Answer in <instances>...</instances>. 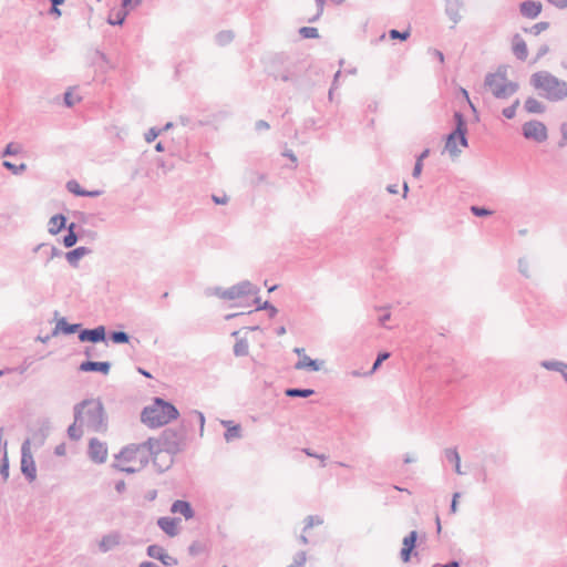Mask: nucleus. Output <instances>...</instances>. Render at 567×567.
Instances as JSON below:
<instances>
[{
    "label": "nucleus",
    "instance_id": "680f3d73",
    "mask_svg": "<svg viewBox=\"0 0 567 567\" xmlns=\"http://www.w3.org/2000/svg\"><path fill=\"white\" fill-rule=\"evenodd\" d=\"M461 494L458 492L453 494L452 502H451V513L455 514L457 512V499L460 498Z\"/></svg>",
    "mask_w": 567,
    "mask_h": 567
},
{
    "label": "nucleus",
    "instance_id": "13d9d810",
    "mask_svg": "<svg viewBox=\"0 0 567 567\" xmlns=\"http://www.w3.org/2000/svg\"><path fill=\"white\" fill-rule=\"evenodd\" d=\"M303 452L310 457L319 458L321 462H324L327 458V456L324 454H317V453L312 452L310 449H305ZM322 466H324V463H322Z\"/></svg>",
    "mask_w": 567,
    "mask_h": 567
},
{
    "label": "nucleus",
    "instance_id": "f257e3e1",
    "mask_svg": "<svg viewBox=\"0 0 567 567\" xmlns=\"http://www.w3.org/2000/svg\"><path fill=\"white\" fill-rule=\"evenodd\" d=\"M155 439H148L140 445H130L118 453L116 456L117 464L115 466L125 473L132 474L143 468L151 455H155Z\"/></svg>",
    "mask_w": 567,
    "mask_h": 567
},
{
    "label": "nucleus",
    "instance_id": "423d86ee",
    "mask_svg": "<svg viewBox=\"0 0 567 567\" xmlns=\"http://www.w3.org/2000/svg\"><path fill=\"white\" fill-rule=\"evenodd\" d=\"M454 120L456 127L447 135L445 142V151H447L452 157H456L461 153V150L457 148V143H460L463 147L467 146V127L463 114L461 112H455Z\"/></svg>",
    "mask_w": 567,
    "mask_h": 567
},
{
    "label": "nucleus",
    "instance_id": "cd10ccee",
    "mask_svg": "<svg viewBox=\"0 0 567 567\" xmlns=\"http://www.w3.org/2000/svg\"><path fill=\"white\" fill-rule=\"evenodd\" d=\"M524 107L527 113L532 114H542L546 110V106L540 101L532 96L526 99Z\"/></svg>",
    "mask_w": 567,
    "mask_h": 567
},
{
    "label": "nucleus",
    "instance_id": "5701e85b",
    "mask_svg": "<svg viewBox=\"0 0 567 567\" xmlns=\"http://www.w3.org/2000/svg\"><path fill=\"white\" fill-rule=\"evenodd\" d=\"M323 365V361L313 360L307 354H303L295 364L297 370L319 371Z\"/></svg>",
    "mask_w": 567,
    "mask_h": 567
},
{
    "label": "nucleus",
    "instance_id": "4be33fe9",
    "mask_svg": "<svg viewBox=\"0 0 567 567\" xmlns=\"http://www.w3.org/2000/svg\"><path fill=\"white\" fill-rule=\"evenodd\" d=\"M81 324L80 323H68L65 318H61L58 320L55 328L52 330V336L55 337L60 332L64 334H71L74 332H80Z\"/></svg>",
    "mask_w": 567,
    "mask_h": 567
},
{
    "label": "nucleus",
    "instance_id": "c03bdc74",
    "mask_svg": "<svg viewBox=\"0 0 567 567\" xmlns=\"http://www.w3.org/2000/svg\"><path fill=\"white\" fill-rule=\"evenodd\" d=\"M322 523H323V519L321 517L309 515L305 519L303 532H307L308 529L312 528L315 525H321Z\"/></svg>",
    "mask_w": 567,
    "mask_h": 567
},
{
    "label": "nucleus",
    "instance_id": "a19ab883",
    "mask_svg": "<svg viewBox=\"0 0 567 567\" xmlns=\"http://www.w3.org/2000/svg\"><path fill=\"white\" fill-rule=\"evenodd\" d=\"M66 189L76 196H83L85 194V189H83L80 184L73 179L66 183Z\"/></svg>",
    "mask_w": 567,
    "mask_h": 567
},
{
    "label": "nucleus",
    "instance_id": "c756f323",
    "mask_svg": "<svg viewBox=\"0 0 567 567\" xmlns=\"http://www.w3.org/2000/svg\"><path fill=\"white\" fill-rule=\"evenodd\" d=\"M40 249H45V252H47V261H45V265L53 258L55 257H60L62 255V250H60L59 248H56L55 246H49L47 244H39L38 246L34 247V251H39Z\"/></svg>",
    "mask_w": 567,
    "mask_h": 567
},
{
    "label": "nucleus",
    "instance_id": "7c9ffc66",
    "mask_svg": "<svg viewBox=\"0 0 567 567\" xmlns=\"http://www.w3.org/2000/svg\"><path fill=\"white\" fill-rule=\"evenodd\" d=\"M76 225L74 223H71L66 229L68 234L63 237V245L66 248L73 247L78 241V235L75 234Z\"/></svg>",
    "mask_w": 567,
    "mask_h": 567
},
{
    "label": "nucleus",
    "instance_id": "412c9836",
    "mask_svg": "<svg viewBox=\"0 0 567 567\" xmlns=\"http://www.w3.org/2000/svg\"><path fill=\"white\" fill-rule=\"evenodd\" d=\"M514 55L520 60L525 61L528 55L527 44L524 39L519 34H515L513 37V47H512Z\"/></svg>",
    "mask_w": 567,
    "mask_h": 567
},
{
    "label": "nucleus",
    "instance_id": "0eeeda50",
    "mask_svg": "<svg viewBox=\"0 0 567 567\" xmlns=\"http://www.w3.org/2000/svg\"><path fill=\"white\" fill-rule=\"evenodd\" d=\"M155 455L162 451H166L171 454H176L182 450L184 443V436L182 433L167 429L163 431L161 437L155 440Z\"/></svg>",
    "mask_w": 567,
    "mask_h": 567
},
{
    "label": "nucleus",
    "instance_id": "4468645a",
    "mask_svg": "<svg viewBox=\"0 0 567 567\" xmlns=\"http://www.w3.org/2000/svg\"><path fill=\"white\" fill-rule=\"evenodd\" d=\"M543 10L539 1L527 0L519 4L520 14L527 19H536Z\"/></svg>",
    "mask_w": 567,
    "mask_h": 567
},
{
    "label": "nucleus",
    "instance_id": "603ef678",
    "mask_svg": "<svg viewBox=\"0 0 567 567\" xmlns=\"http://www.w3.org/2000/svg\"><path fill=\"white\" fill-rule=\"evenodd\" d=\"M257 310H267L269 312V317L274 318L278 310L276 307H274L270 302L265 301L262 305L257 307Z\"/></svg>",
    "mask_w": 567,
    "mask_h": 567
},
{
    "label": "nucleus",
    "instance_id": "c9c22d12",
    "mask_svg": "<svg viewBox=\"0 0 567 567\" xmlns=\"http://www.w3.org/2000/svg\"><path fill=\"white\" fill-rule=\"evenodd\" d=\"M234 39V33L231 31H220L216 34L215 40L218 45H227Z\"/></svg>",
    "mask_w": 567,
    "mask_h": 567
},
{
    "label": "nucleus",
    "instance_id": "864d4df0",
    "mask_svg": "<svg viewBox=\"0 0 567 567\" xmlns=\"http://www.w3.org/2000/svg\"><path fill=\"white\" fill-rule=\"evenodd\" d=\"M162 130H157L156 127H152L150 128L146 133H145V141L147 143H151L153 141L156 140V137L161 134Z\"/></svg>",
    "mask_w": 567,
    "mask_h": 567
},
{
    "label": "nucleus",
    "instance_id": "37998d69",
    "mask_svg": "<svg viewBox=\"0 0 567 567\" xmlns=\"http://www.w3.org/2000/svg\"><path fill=\"white\" fill-rule=\"evenodd\" d=\"M78 423H79V422H75V421H74V423H73V424H71V425L69 426V429H68V435H69V437H70V439H72V440H80V439H81V436H82V434H83V432H82V430H81V426H82V425L78 426Z\"/></svg>",
    "mask_w": 567,
    "mask_h": 567
},
{
    "label": "nucleus",
    "instance_id": "ea45409f",
    "mask_svg": "<svg viewBox=\"0 0 567 567\" xmlns=\"http://www.w3.org/2000/svg\"><path fill=\"white\" fill-rule=\"evenodd\" d=\"M549 28V23L548 22H545V21H542V22H538L536 24H534L533 27L528 28V29H524L525 32H529L534 35H538L540 34L543 31L547 30Z\"/></svg>",
    "mask_w": 567,
    "mask_h": 567
},
{
    "label": "nucleus",
    "instance_id": "2f4dec72",
    "mask_svg": "<svg viewBox=\"0 0 567 567\" xmlns=\"http://www.w3.org/2000/svg\"><path fill=\"white\" fill-rule=\"evenodd\" d=\"M128 14L127 10L120 9L115 13H111L107 23L111 25H122Z\"/></svg>",
    "mask_w": 567,
    "mask_h": 567
},
{
    "label": "nucleus",
    "instance_id": "9d476101",
    "mask_svg": "<svg viewBox=\"0 0 567 567\" xmlns=\"http://www.w3.org/2000/svg\"><path fill=\"white\" fill-rule=\"evenodd\" d=\"M21 472L29 482L37 478V467L28 441L21 447Z\"/></svg>",
    "mask_w": 567,
    "mask_h": 567
},
{
    "label": "nucleus",
    "instance_id": "dca6fc26",
    "mask_svg": "<svg viewBox=\"0 0 567 567\" xmlns=\"http://www.w3.org/2000/svg\"><path fill=\"white\" fill-rule=\"evenodd\" d=\"M417 539V533L415 530H412L408 536L403 538V547L401 549V559L404 563H408L411 558V553L415 548Z\"/></svg>",
    "mask_w": 567,
    "mask_h": 567
},
{
    "label": "nucleus",
    "instance_id": "de8ad7c7",
    "mask_svg": "<svg viewBox=\"0 0 567 567\" xmlns=\"http://www.w3.org/2000/svg\"><path fill=\"white\" fill-rule=\"evenodd\" d=\"M0 475L2 476L3 481H7L9 477V461L6 452L0 463Z\"/></svg>",
    "mask_w": 567,
    "mask_h": 567
},
{
    "label": "nucleus",
    "instance_id": "f3484780",
    "mask_svg": "<svg viewBox=\"0 0 567 567\" xmlns=\"http://www.w3.org/2000/svg\"><path fill=\"white\" fill-rule=\"evenodd\" d=\"M79 369L83 372H101L107 374L111 369V363L107 361L96 362L87 360L82 362Z\"/></svg>",
    "mask_w": 567,
    "mask_h": 567
},
{
    "label": "nucleus",
    "instance_id": "3c124183",
    "mask_svg": "<svg viewBox=\"0 0 567 567\" xmlns=\"http://www.w3.org/2000/svg\"><path fill=\"white\" fill-rule=\"evenodd\" d=\"M471 212L477 217H485L492 215V212L485 207L472 206Z\"/></svg>",
    "mask_w": 567,
    "mask_h": 567
},
{
    "label": "nucleus",
    "instance_id": "09e8293b",
    "mask_svg": "<svg viewBox=\"0 0 567 567\" xmlns=\"http://www.w3.org/2000/svg\"><path fill=\"white\" fill-rule=\"evenodd\" d=\"M307 560L306 551H299L293 557V563L290 564L288 567H303Z\"/></svg>",
    "mask_w": 567,
    "mask_h": 567
},
{
    "label": "nucleus",
    "instance_id": "338daca9",
    "mask_svg": "<svg viewBox=\"0 0 567 567\" xmlns=\"http://www.w3.org/2000/svg\"><path fill=\"white\" fill-rule=\"evenodd\" d=\"M255 127L257 131H261V130H268L270 127V125L268 124V122H266L264 120H259L256 122Z\"/></svg>",
    "mask_w": 567,
    "mask_h": 567
},
{
    "label": "nucleus",
    "instance_id": "a211bd4d",
    "mask_svg": "<svg viewBox=\"0 0 567 567\" xmlns=\"http://www.w3.org/2000/svg\"><path fill=\"white\" fill-rule=\"evenodd\" d=\"M540 367L548 370L560 373L564 381L567 383V363L560 360H543Z\"/></svg>",
    "mask_w": 567,
    "mask_h": 567
},
{
    "label": "nucleus",
    "instance_id": "ddd939ff",
    "mask_svg": "<svg viewBox=\"0 0 567 567\" xmlns=\"http://www.w3.org/2000/svg\"><path fill=\"white\" fill-rule=\"evenodd\" d=\"M146 551L151 558L161 560L162 564L167 567L177 565V559L168 555L167 551L159 545H150Z\"/></svg>",
    "mask_w": 567,
    "mask_h": 567
},
{
    "label": "nucleus",
    "instance_id": "6ab92c4d",
    "mask_svg": "<svg viewBox=\"0 0 567 567\" xmlns=\"http://www.w3.org/2000/svg\"><path fill=\"white\" fill-rule=\"evenodd\" d=\"M121 542V535L118 533H110L102 537L99 543V548L102 553H107L114 549Z\"/></svg>",
    "mask_w": 567,
    "mask_h": 567
},
{
    "label": "nucleus",
    "instance_id": "58836bf2",
    "mask_svg": "<svg viewBox=\"0 0 567 567\" xmlns=\"http://www.w3.org/2000/svg\"><path fill=\"white\" fill-rule=\"evenodd\" d=\"M111 340L114 343H127L130 341V336L125 331H113L110 336Z\"/></svg>",
    "mask_w": 567,
    "mask_h": 567
},
{
    "label": "nucleus",
    "instance_id": "6e6d98bb",
    "mask_svg": "<svg viewBox=\"0 0 567 567\" xmlns=\"http://www.w3.org/2000/svg\"><path fill=\"white\" fill-rule=\"evenodd\" d=\"M78 101H80V97H74L71 91H66L64 93V103L66 106L71 107L73 106Z\"/></svg>",
    "mask_w": 567,
    "mask_h": 567
},
{
    "label": "nucleus",
    "instance_id": "b1692460",
    "mask_svg": "<svg viewBox=\"0 0 567 567\" xmlns=\"http://www.w3.org/2000/svg\"><path fill=\"white\" fill-rule=\"evenodd\" d=\"M89 254H91V249L87 247L81 246L71 251H68L65 254V259L72 267L76 268L79 260Z\"/></svg>",
    "mask_w": 567,
    "mask_h": 567
},
{
    "label": "nucleus",
    "instance_id": "a878e982",
    "mask_svg": "<svg viewBox=\"0 0 567 567\" xmlns=\"http://www.w3.org/2000/svg\"><path fill=\"white\" fill-rule=\"evenodd\" d=\"M92 64L100 70L101 72H106L109 69L112 68L111 62L106 54H104L102 51L96 50L94 52V55L92 58Z\"/></svg>",
    "mask_w": 567,
    "mask_h": 567
},
{
    "label": "nucleus",
    "instance_id": "bf43d9fd",
    "mask_svg": "<svg viewBox=\"0 0 567 567\" xmlns=\"http://www.w3.org/2000/svg\"><path fill=\"white\" fill-rule=\"evenodd\" d=\"M225 291V289L220 288V287H216V288H209L206 290V295L207 296H212V295H215L219 298L223 299V292Z\"/></svg>",
    "mask_w": 567,
    "mask_h": 567
},
{
    "label": "nucleus",
    "instance_id": "e433bc0d",
    "mask_svg": "<svg viewBox=\"0 0 567 567\" xmlns=\"http://www.w3.org/2000/svg\"><path fill=\"white\" fill-rule=\"evenodd\" d=\"M390 357V353L389 352H381L378 354L371 370H369L368 372H364V375L367 377H370L379 368L380 365L382 364L383 361H385L388 358Z\"/></svg>",
    "mask_w": 567,
    "mask_h": 567
},
{
    "label": "nucleus",
    "instance_id": "9b49d317",
    "mask_svg": "<svg viewBox=\"0 0 567 567\" xmlns=\"http://www.w3.org/2000/svg\"><path fill=\"white\" fill-rule=\"evenodd\" d=\"M87 454L91 461L97 464H102L107 458V446L105 443L93 437L89 442Z\"/></svg>",
    "mask_w": 567,
    "mask_h": 567
},
{
    "label": "nucleus",
    "instance_id": "e2e57ef3",
    "mask_svg": "<svg viewBox=\"0 0 567 567\" xmlns=\"http://www.w3.org/2000/svg\"><path fill=\"white\" fill-rule=\"evenodd\" d=\"M17 153H18V148L12 143L8 144L3 151L4 156L16 155Z\"/></svg>",
    "mask_w": 567,
    "mask_h": 567
},
{
    "label": "nucleus",
    "instance_id": "4d7b16f0",
    "mask_svg": "<svg viewBox=\"0 0 567 567\" xmlns=\"http://www.w3.org/2000/svg\"><path fill=\"white\" fill-rule=\"evenodd\" d=\"M315 1H316V6H317V14L313 18L309 19V22H315L317 19H319V17L323 12L326 0H315Z\"/></svg>",
    "mask_w": 567,
    "mask_h": 567
},
{
    "label": "nucleus",
    "instance_id": "4c0bfd02",
    "mask_svg": "<svg viewBox=\"0 0 567 567\" xmlns=\"http://www.w3.org/2000/svg\"><path fill=\"white\" fill-rule=\"evenodd\" d=\"M299 34L305 39H316L319 38V32L317 28L313 27H302L299 29Z\"/></svg>",
    "mask_w": 567,
    "mask_h": 567
},
{
    "label": "nucleus",
    "instance_id": "5fc2aeb1",
    "mask_svg": "<svg viewBox=\"0 0 567 567\" xmlns=\"http://www.w3.org/2000/svg\"><path fill=\"white\" fill-rule=\"evenodd\" d=\"M560 133H561V138L558 142V146L560 148H563L567 145V123H563L560 125Z\"/></svg>",
    "mask_w": 567,
    "mask_h": 567
},
{
    "label": "nucleus",
    "instance_id": "1a4fd4ad",
    "mask_svg": "<svg viewBox=\"0 0 567 567\" xmlns=\"http://www.w3.org/2000/svg\"><path fill=\"white\" fill-rule=\"evenodd\" d=\"M522 131L525 138L538 143L545 142L548 137L547 127L540 121L532 120L524 123Z\"/></svg>",
    "mask_w": 567,
    "mask_h": 567
},
{
    "label": "nucleus",
    "instance_id": "473e14b6",
    "mask_svg": "<svg viewBox=\"0 0 567 567\" xmlns=\"http://www.w3.org/2000/svg\"><path fill=\"white\" fill-rule=\"evenodd\" d=\"M249 352V344L246 338L237 339L234 346V354L236 357H245Z\"/></svg>",
    "mask_w": 567,
    "mask_h": 567
},
{
    "label": "nucleus",
    "instance_id": "c85d7f7f",
    "mask_svg": "<svg viewBox=\"0 0 567 567\" xmlns=\"http://www.w3.org/2000/svg\"><path fill=\"white\" fill-rule=\"evenodd\" d=\"M445 458L454 464V470L458 475H462L463 472L461 470V457L455 447L446 449L444 451Z\"/></svg>",
    "mask_w": 567,
    "mask_h": 567
},
{
    "label": "nucleus",
    "instance_id": "393cba45",
    "mask_svg": "<svg viewBox=\"0 0 567 567\" xmlns=\"http://www.w3.org/2000/svg\"><path fill=\"white\" fill-rule=\"evenodd\" d=\"M461 8L462 2L460 0H446L445 12L454 24L461 20Z\"/></svg>",
    "mask_w": 567,
    "mask_h": 567
},
{
    "label": "nucleus",
    "instance_id": "f03ea898",
    "mask_svg": "<svg viewBox=\"0 0 567 567\" xmlns=\"http://www.w3.org/2000/svg\"><path fill=\"white\" fill-rule=\"evenodd\" d=\"M529 84L539 96L549 102H560L567 99V82L548 71H537L529 78Z\"/></svg>",
    "mask_w": 567,
    "mask_h": 567
},
{
    "label": "nucleus",
    "instance_id": "20e7f679",
    "mask_svg": "<svg viewBox=\"0 0 567 567\" xmlns=\"http://www.w3.org/2000/svg\"><path fill=\"white\" fill-rule=\"evenodd\" d=\"M178 415V410L172 403L155 398L152 405L143 409L141 420L148 427L155 429L176 420Z\"/></svg>",
    "mask_w": 567,
    "mask_h": 567
},
{
    "label": "nucleus",
    "instance_id": "a18cd8bd",
    "mask_svg": "<svg viewBox=\"0 0 567 567\" xmlns=\"http://www.w3.org/2000/svg\"><path fill=\"white\" fill-rule=\"evenodd\" d=\"M529 268V261L525 257L518 259V271L526 278L530 277Z\"/></svg>",
    "mask_w": 567,
    "mask_h": 567
},
{
    "label": "nucleus",
    "instance_id": "0e129e2a",
    "mask_svg": "<svg viewBox=\"0 0 567 567\" xmlns=\"http://www.w3.org/2000/svg\"><path fill=\"white\" fill-rule=\"evenodd\" d=\"M547 1L558 9L567 8V0H547Z\"/></svg>",
    "mask_w": 567,
    "mask_h": 567
},
{
    "label": "nucleus",
    "instance_id": "8fccbe9b",
    "mask_svg": "<svg viewBox=\"0 0 567 567\" xmlns=\"http://www.w3.org/2000/svg\"><path fill=\"white\" fill-rule=\"evenodd\" d=\"M389 37L392 39V40H406L409 37H410V32L409 31H399V30H395V29H392L389 31Z\"/></svg>",
    "mask_w": 567,
    "mask_h": 567
},
{
    "label": "nucleus",
    "instance_id": "6e6552de",
    "mask_svg": "<svg viewBox=\"0 0 567 567\" xmlns=\"http://www.w3.org/2000/svg\"><path fill=\"white\" fill-rule=\"evenodd\" d=\"M259 292V288L251 284L249 280H243L227 289L223 292V299L225 300H235L249 295H257Z\"/></svg>",
    "mask_w": 567,
    "mask_h": 567
},
{
    "label": "nucleus",
    "instance_id": "69168bd1",
    "mask_svg": "<svg viewBox=\"0 0 567 567\" xmlns=\"http://www.w3.org/2000/svg\"><path fill=\"white\" fill-rule=\"evenodd\" d=\"M423 164L420 163V161L415 162V165L413 167L412 176L417 178L422 173Z\"/></svg>",
    "mask_w": 567,
    "mask_h": 567
},
{
    "label": "nucleus",
    "instance_id": "774afa93",
    "mask_svg": "<svg viewBox=\"0 0 567 567\" xmlns=\"http://www.w3.org/2000/svg\"><path fill=\"white\" fill-rule=\"evenodd\" d=\"M213 200L217 205H224V204H226L228 202V197L227 196L219 197V196L213 195Z\"/></svg>",
    "mask_w": 567,
    "mask_h": 567
},
{
    "label": "nucleus",
    "instance_id": "7ed1b4c3",
    "mask_svg": "<svg viewBox=\"0 0 567 567\" xmlns=\"http://www.w3.org/2000/svg\"><path fill=\"white\" fill-rule=\"evenodd\" d=\"M75 422L94 432L106 430V416L100 399H87L74 405Z\"/></svg>",
    "mask_w": 567,
    "mask_h": 567
},
{
    "label": "nucleus",
    "instance_id": "72a5a7b5",
    "mask_svg": "<svg viewBox=\"0 0 567 567\" xmlns=\"http://www.w3.org/2000/svg\"><path fill=\"white\" fill-rule=\"evenodd\" d=\"M315 391L312 389L290 388L286 390V395L290 398H308Z\"/></svg>",
    "mask_w": 567,
    "mask_h": 567
},
{
    "label": "nucleus",
    "instance_id": "39448f33",
    "mask_svg": "<svg viewBox=\"0 0 567 567\" xmlns=\"http://www.w3.org/2000/svg\"><path fill=\"white\" fill-rule=\"evenodd\" d=\"M484 87L497 100H506L515 94L519 85L507 79V70L499 66L496 72L487 73L484 79Z\"/></svg>",
    "mask_w": 567,
    "mask_h": 567
},
{
    "label": "nucleus",
    "instance_id": "aec40b11",
    "mask_svg": "<svg viewBox=\"0 0 567 567\" xmlns=\"http://www.w3.org/2000/svg\"><path fill=\"white\" fill-rule=\"evenodd\" d=\"M171 512L174 514H181L186 519H192L195 515L190 504L186 501L177 499L171 506Z\"/></svg>",
    "mask_w": 567,
    "mask_h": 567
},
{
    "label": "nucleus",
    "instance_id": "bb28decb",
    "mask_svg": "<svg viewBox=\"0 0 567 567\" xmlns=\"http://www.w3.org/2000/svg\"><path fill=\"white\" fill-rule=\"evenodd\" d=\"M66 218L62 214L54 215L49 220V233L51 235H56L60 233L63 228H65Z\"/></svg>",
    "mask_w": 567,
    "mask_h": 567
},
{
    "label": "nucleus",
    "instance_id": "79ce46f5",
    "mask_svg": "<svg viewBox=\"0 0 567 567\" xmlns=\"http://www.w3.org/2000/svg\"><path fill=\"white\" fill-rule=\"evenodd\" d=\"M3 166L7 169L11 171L14 175H19L27 169V165L24 163H21L20 165H16L9 161H4Z\"/></svg>",
    "mask_w": 567,
    "mask_h": 567
},
{
    "label": "nucleus",
    "instance_id": "49530a36",
    "mask_svg": "<svg viewBox=\"0 0 567 567\" xmlns=\"http://www.w3.org/2000/svg\"><path fill=\"white\" fill-rule=\"evenodd\" d=\"M519 103H520V102H519V100H518V99H516V100L514 101V103H513L511 106H507V107H505V109L503 110V112H502V113H503V115H504L506 118H508V120H511V118L515 117V115H516V110H517V107L519 106Z\"/></svg>",
    "mask_w": 567,
    "mask_h": 567
},
{
    "label": "nucleus",
    "instance_id": "f8f14e48",
    "mask_svg": "<svg viewBox=\"0 0 567 567\" xmlns=\"http://www.w3.org/2000/svg\"><path fill=\"white\" fill-rule=\"evenodd\" d=\"M105 327L104 326H97L94 329H83L79 332V340L81 342H104L105 341Z\"/></svg>",
    "mask_w": 567,
    "mask_h": 567
},
{
    "label": "nucleus",
    "instance_id": "f704fd0d",
    "mask_svg": "<svg viewBox=\"0 0 567 567\" xmlns=\"http://www.w3.org/2000/svg\"><path fill=\"white\" fill-rule=\"evenodd\" d=\"M224 437L226 442H231L233 440L241 437V427L239 424L228 426L226 432L224 433Z\"/></svg>",
    "mask_w": 567,
    "mask_h": 567
},
{
    "label": "nucleus",
    "instance_id": "052dcab7",
    "mask_svg": "<svg viewBox=\"0 0 567 567\" xmlns=\"http://www.w3.org/2000/svg\"><path fill=\"white\" fill-rule=\"evenodd\" d=\"M549 52V47L547 44H543L539 47L538 51H537V54H536V58H535V61H538L539 59H542L544 55H546L547 53Z\"/></svg>",
    "mask_w": 567,
    "mask_h": 567
},
{
    "label": "nucleus",
    "instance_id": "2eb2a0df",
    "mask_svg": "<svg viewBox=\"0 0 567 567\" xmlns=\"http://www.w3.org/2000/svg\"><path fill=\"white\" fill-rule=\"evenodd\" d=\"M181 523V518L176 517H161L157 520L158 527L169 537H174L178 534V525Z\"/></svg>",
    "mask_w": 567,
    "mask_h": 567
}]
</instances>
